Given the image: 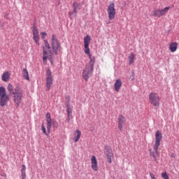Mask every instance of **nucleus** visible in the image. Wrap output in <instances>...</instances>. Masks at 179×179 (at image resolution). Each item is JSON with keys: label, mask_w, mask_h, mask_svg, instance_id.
Returning a JSON list of instances; mask_svg holds the SVG:
<instances>
[{"label": "nucleus", "mask_w": 179, "mask_h": 179, "mask_svg": "<svg viewBox=\"0 0 179 179\" xmlns=\"http://www.w3.org/2000/svg\"><path fill=\"white\" fill-rule=\"evenodd\" d=\"M115 92H120L121 87H122V81L121 79H117L114 85Z\"/></svg>", "instance_id": "f3484780"}, {"label": "nucleus", "mask_w": 179, "mask_h": 179, "mask_svg": "<svg viewBox=\"0 0 179 179\" xmlns=\"http://www.w3.org/2000/svg\"><path fill=\"white\" fill-rule=\"evenodd\" d=\"M66 107L67 122H69L71 121V118H72V107L69 106V103L67 104Z\"/></svg>", "instance_id": "a211bd4d"}, {"label": "nucleus", "mask_w": 179, "mask_h": 179, "mask_svg": "<svg viewBox=\"0 0 179 179\" xmlns=\"http://www.w3.org/2000/svg\"><path fill=\"white\" fill-rule=\"evenodd\" d=\"M129 65H132V64H135V55L134 54V52H131L129 57Z\"/></svg>", "instance_id": "412c9836"}, {"label": "nucleus", "mask_w": 179, "mask_h": 179, "mask_svg": "<svg viewBox=\"0 0 179 179\" xmlns=\"http://www.w3.org/2000/svg\"><path fill=\"white\" fill-rule=\"evenodd\" d=\"M21 174L22 179H26V165H22Z\"/></svg>", "instance_id": "5701e85b"}, {"label": "nucleus", "mask_w": 179, "mask_h": 179, "mask_svg": "<svg viewBox=\"0 0 179 179\" xmlns=\"http://www.w3.org/2000/svg\"><path fill=\"white\" fill-rule=\"evenodd\" d=\"M80 136H82V131L79 129H76L73 134V141L75 143L78 142L79 139H80Z\"/></svg>", "instance_id": "dca6fc26"}, {"label": "nucleus", "mask_w": 179, "mask_h": 179, "mask_svg": "<svg viewBox=\"0 0 179 179\" xmlns=\"http://www.w3.org/2000/svg\"><path fill=\"white\" fill-rule=\"evenodd\" d=\"M53 127L54 128H57V127H58V123L57 122H53Z\"/></svg>", "instance_id": "7c9ffc66"}, {"label": "nucleus", "mask_w": 179, "mask_h": 179, "mask_svg": "<svg viewBox=\"0 0 179 179\" xmlns=\"http://www.w3.org/2000/svg\"><path fill=\"white\" fill-rule=\"evenodd\" d=\"M90 44V36L87 35L84 37V52L88 55L90 58L89 63L85 66L83 71V78L87 82L90 76L93 73L94 64L96 62V58L90 55V48H89V45Z\"/></svg>", "instance_id": "f257e3e1"}, {"label": "nucleus", "mask_w": 179, "mask_h": 179, "mask_svg": "<svg viewBox=\"0 0 179 179\" xmlns=\"http://www.w3.org/2000/svg\"><path fill=\"white\" fill-rule=\"evenodd\" d=\"M170 10V7H166L164 9H157L152 11V16H155V17H162V16H164Z\"/></svg>", "instance_id": "1a4fd4ad"}, {"label": "nucleus", "mask_w": 179, "mask_h": 179, "mask_svg": "<svg viewBox=\"0 0 179 179\" xmlns=\"http://www.w3.org/2000/svg\"><path fill=\"white\" fill-rule=\"evenodd\" d=\"M46 122H47V130L48 134H50V131H51V114L48 113L46 114Z\"/></svg>", "instance_id": "2eb2a0df"}, {"label": "nucleus", "mask_w": 179, "mask_h": 179, "mask_svg": "<svg viewBox=\"0 0 179 179\" xmlns=\"http://www.w3.org/2000/svg\"><path fill=\"white\" fill-rule=\"evenodd\" d=\"M33 40L36 43V45H40V34H38V29L36 27L32 28Z\"/></svg>", "instance_id": "9b49d317"}, {"label": "nucleus", "mask_w": 179, "mask_h": 179, "mask_svg": "<svg viewBox=\"0 0 179 179\" xmlns=\"http://www.w3.org/2000/svg\"><path fill=\"white\" fill-rule=\"evenodd\" d=\"M66 100L67 101V103H69V100H71V98L69 96H66Z\"/></svg>", "instance_id": "2f4dec72"}, {"label": "nucleus", "mask_w": 179, "mask_h": 179, "mask_svg": "<svg viewBox=\"0 0 179 179\" xmlns=\"http://www.w3.org/2000/svg\"><path fill=\"white\" fill-rule=\"evenodd\" d=\"M7 90L8 91V93L10 96L15 93V91H13V86L11 85V84L8 85Z\"/></svg>", "instance_id": "b1692460"}, {"label": "nucleus", "mask_w": 179, "mask_h": 179, "mask_svg": "<svg viewBox=\"0 0 179 179\" xmlns=\"http://www.w3.org/2000/svg\"><path fill=\"white\" fill-rule=\"evenodd\" d=\"M108 17L109 20H114L117 10H115V4L114 2H110L107 8Z\"/></svg>", "instance_id": "0eeeda50"}, {"label": "nucleus", "mask_w": 179, "mask_h": 179, "mask_svg": "<svg viewBox=\"0 0 179 179\" xmlns=\"http://www.w3.org/2000/svg\"><path fill=\"white\" fill-rule=\"evenodd\" d=\"M163 138V136L162 134V132L160 131H157L155 133V141L153 146V150H150V156L152 157L154 160V162H157V157L159 156L160 153H159V148L160 146V142H162V139Z\"/></svg>", "instance_id": "f03ea898"}, {"label": "nucleus", "mask_w": 179, "mask_h": 179, "mask_svg": "<svg viewBox=\"0 0 179 179\" xmlns=\"http://www.w3.org/2000/svg\"><path fill=\"white\" fill-rule=\"evenodd\" d=\"M9 102V95L6 94V90L5 87H0V106L5 107Z\"/></svg>", "instance_id": "39448f33"}, {"label": "nucleus", "mask_w": 179, "mask_h": 179, "mask_svg": "<svg viewBox=\"0 0 179 179\" xmlns=\"http://www.w3.org/2000/svg\"><path fill=\"white\" fill-rule=\"evenodd\" d=\"M161 177L163 179H169V175L167 174V172H166V171L161 173Z\"/></svg>", "instance_id": "393cba45"}, {"label": "nucleus", "mask_w": 179, "mask_h": 179, "mask_svg": "<svg viewBox=\"0 0 179 179\" xmlns=\"http://www.w3.org/2000/svg\"><path fill=\"white\" fill-rule=\"evenodd\" d=\"M91 167L94 171H99V166L97 164V159L96 158V156L93 155L91 157Z\"/></svg>", "instance_id": "4468645a"}, {"label": "nucleus", "mask_w": 179, "mask_h": 179, "mask_svg": "<svg viewBox=\"0 0 179 179\" xmlns=\"http://www.w3.org/2000/svg\"><path fill=\"white\" fill-rule=\"evenodd\" d=\"M73 13H78V8H76H76H74V9H73V12L72 13H69V15L70 16H72L73 15Z\"/></svg>", "instance_id": "bb28decb"}, {"label": "nucleus", "mask_w": 179, "mask_h": 179, "mask_svg": "<svg viewBox=\"0 0 179 179\" xmlns=\"http://www.w3.org/2000/svg\"><path fill=\"white\" fill-rule=\"evenodd\" d=\"M52 75L51 73V70L48 69L46 71V87L48 90H50L51 89V85H52Z\"/></svg>", "instance_id": "9d476101"}, {"label": "nucleus", "mask_w": 179, "mask_h": 179, "mask_svg": "<svg viewBox=\"0 0 179 179\" xmlns=\"http://www.w3.org/2000/svg\"><path fill=\"white\" fill-rule=\"evenodd\" d=\"M22 76L24 79H26V80H30V77H29V71H27V69H24L22 70Z\"/></svg>", "instance_id": "4be33fe9"}, {"label": "nucleus", "mask_w": 179, "mask_h": 179, "mask_svg": "<svg viewBox=\"0 0 179 179\" xmlns=\"http://www.w3.org/2000/svg\"><path fill=\"white\" fill-rule=\"evenodd\" d=\"M162 98L156 92H150L149 94V102L154 106V107H159L160 106V100Z\"/></svg>", "instance_id": "423d86ee"}, {"label": "nucleus", "mask_w": 179, "mask_h": 179, "mask_svg": "<svg viewBox=\"0 0 179 179\" xmlns=\"http://www.w3.org/2000/svg\"><path fill=\"white\" fill-rule=\"evenodd\" d=\"M155 1H157V0H155Z\"/></svg>", "instance_id": "473e14b6"}, {"label": "nucleus", "mask_w": 179, "mask_h": 179, "mask_svg": "<svg viewBox=\"0 0 179 179\" xmlns=\"http://www.w3.org/2000/svg\"><path fill=\"white\" fill-rule=\"evenodd\" d=\"M126 122H127V120L125 119V116L122 115H119L118 129L120 131V132H122V131H124V126L125 125Z\"/></svg>", "instance_id": "f8f14e48"}, {"label": "nucleus", "mask_w": 179, "mask_h": 179, "mask_svg": "<svg viewBox=\"0 0 179 179\" xmlns=\"http://www.w3.org/2000/svg\"><path fill=\"white\" fill-rule=\"evenodd\" d=\"M13 94L15 106L18 108L19 106L22 103V101H23V90L20 87L17 86L15 88V93Z\"/></svg>", "instance_id": "20e7f679"}, {"label": "nucleus", "mask_w": 179, "mask_h": 179, "mask_svg": "<svg viewBox=\"0 0 179 179\" xmlns=\"http://www.w3.org/2000/svg\"><path fill=\"white\" fill-rule=\"evenodd\" d=\"M51 45L55 54H57L58 51H61V43H59V41H58L55 35L52 36Z\"/></svg>", "instance_id": "6e6552de"}, {"label": "nucleus", "mask_w": 179, "mask_h": 179, "mask_svg": "<svg viewBox=\"0 0 179 179\" xmlns=\"http://www.w3.org/2000/svg\"><path fill=\"white\" fill-rule=\"evenodd\" d=\"M41 128L43 134H45V135H47V131L45 130V127H44V124H42Z\"/></svg>", "instance_id": "cd10ccee"}, {"label": "nucleus", "mask_w": 179, "mask_h": 179, "mask_svg": "<svg viewBox=\"0 0 179 179\" xmlns=\"http://www.w3.org/2000/svg\"><path fill=\"white\" fill-rule=\"evenodd\" d=\"M45 45L43 46V61L44 65L47 64V59H48L51 64H52V58H54V55L52 52H51V47H50V43L47 40H44Z\"/></svg>", "instance_id": "7ed1b4c3"}, {"label": "nucleus", "mask_w": 179, "mask_h": 179, "mask_svg": "<svg viewBox=\"0 0 179 179\" xmlns=\"http://www.w3.org/2000/svg\"><path fill=\"white\" fill-rule=\"evenodd\" d=\"M9 78H10V73H9V71L4 72L1 76V80L3 82H8V80H9Z\"/></svg>", "instance_id": "aec40b11"}, {"label": "nucleus", "mask_w": 179, "mask_h": 179, "mask_svg": "<svg viewBox=\"0 0 179 179\" xmlns=\"http://www.w3.org/2000/svg\"><path fill=\"white\" fill-rule=\"evenodd\" d=\"M105 155L106 156L108 163L111 164L113 163V160H114V154H113V150L110 149H107L105 151Z\"/></svg>", "instance_id": "ddd939ff"}, {"label": "nucleus", "mask_w": 179, "mask_h": 179, "mask_svg": "<svg viewBox=\"0 0 179 179\" xmlns=\"http://www.w3.org/2000/svg\"><path fill=\"white\" fill-rule=\"evenodd\" d=\"M41 34L42 36V38L44 40L45 38V36H47V33L41 32Z\"/></svg>", "instance_id": "c85d7f7f"}, {"label": "nucleus", "mask_w": 179, "mask_h": 179, "mask_svg": "<svg viewBox=\"0 0 179 179\" xmlns=\"http://www.w3.org/2000/svg\"><path fill=\"white\" fill-rule=\"evenodd\" d=\"M177 47H178V43H177V42H171L169 44V50L171 52H176V51H177Z\"/></svg>", "instance_id": "6ab92c4d"}, {"label": "nucleus", "mask_w": 179, "mask_h": 179, "mask_svg": "<svg viewBox=\"0 0 179 179\" xmlns=\"http://www.w3.org/2000/svg\"><path fill=\"white\" fill-rule=\"evenodd\" d=\"M150 177H151V179H156V177L155 176V174L153 173H150Z\"/></svg>", "instance_id": "c756f323"}, {"label": "nucleus", "mask_w": 179, "mask_h": 179, "mask_svg": "<svg viewBox=\"0 0 179 179\" xmlns=\"http://www.w3.org/2000/svg\"><path fill=\"white\" fill-rule=\"evenodd\" d=\"M73 8H76V9H79V8L80 6V4H79L76 2H74L73 4Z\"/></svg>", "instance_id": "a878e982"}]
</instances>
